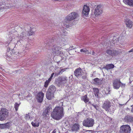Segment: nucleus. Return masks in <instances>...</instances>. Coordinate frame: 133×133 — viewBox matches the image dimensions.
I'll return each mask as SVG.
<instances>
[{
	"instance_id": "obj_10",
	"label": "nucleus",
	"mask_w": 133,
	"mask_h": 133,
	"mask_svg": "<svg viewBox=\"0 0 133 133\" xmlns=\"http://www.w3.org/2000/svg\"><path fill=\"white\" fill-rule=\"evenodd\" d=\"M106 53L109 55L113 57L119 54V52L118 51L110 49L107 50L106 51Z\"/></svg>"
},
{
	"instance_id": "obj_18",
	"label": "nucleus",
	"mask_w": 133,
	"mask_h": 133,
	"mask_svg": "<svg viewBox=\"0 0 133 133\" xmlns=\"http://www.w3.org/2000/svg\"><path fill=\"white\" fill-rule=\"evenodd\" d=\"M56 91L55 87L53 85H51L49 87L47 91L54 93Z\"/></svg>"
},
{
	"instance_id": "obj_31",
	"label": "nucleus",
	"mask_w": 133,
	"mask_h": 133,
	"mask_svg": "<svg viewBox=\"0 0 133 133\" xmlns=\"http://www.w3.org/2000/svg\"><path fill=\"white\" fill-rule=\"evenodd\" d=\"M51 81L49 79H48V80H46L44 83V87L46 88H47L48 87L49 84Z\"/></svg>"
},
{
	"instance_id": "obj_26",
	"label": "nucleus",
	"mask_w": 133,
	"mask_h": 133,
	"mask_svg": "<svg viewBox=\"0 0 133 133\" xmlns=\"http://www.w3.org/2000/svg\"><path fill=\"white\" fill-rule=\"evenodd\" d=\"M29 114L30 117V120L31 121L34 118H36V114L34 112L29 113Z\"/></svg>"
},
{
	"instance_id": "obj_49",
	"label": "nucleus",
	"mask_w": 133,
	"mask_h": 133,
	"mask_svg": "<svg viewBox=\"0 0 133 133\" xmlns=\"http://www.w3.org/2000/svg\"><path fill=\"white\" fill-rule=\"evenodd\" d=\"M101 132V131H98V132L99 133V132Z\"/></svg>"
},
{
	"instance_id": "obj_36",
	"label": "nucleus",
	"mask_w": 133,
	"mask_h": 133,
	"mask_svg": "<svg viewBox=\"0 0 133 133\" xmlns=\"http://www.w3.org/2000/svg\"><path fill=\"white\" fill-rule=\"evenodd\" d=\"M55 68V66H51L50 68V70L52 71H55L54 69Z\"/></svg>"
},
{
	"instance_id": "obj_13",
	"label": "nucleus",
	"mask_w": 133,
	"mask_h": 133,
	"mask_svg": "<svg viewBox=\"0 0 133 133\" xmlns=\"http://www.w3.org/2000/svg\"><path fill=\"white\" fill-rule=\"evenodd\" d=\"M102 12V10L101 8V6L99 5H97L95 8L94 11V14L96 17H97L101 14Z\"/></svg>"
},
{
	"instance_id": "obj_28",
	"label": "nucleus",
	"mask_w": 133,
	"mask_h": 133,
	"mask_svg": "<svg viewBox=\"0 0 133 133\" xmlns=\"http://www.w3.org/2000/svg\"><path fill=\"white\" fill-rule=\"evenodd\" d=\"M81 99L84 101L85 103L88 102L89 99L87 97V95H85L81 97Z\"/></svg>"
},
{
	"instance_id": "obj_19",
	"label": "nucleus",
	"mask_w": 133,
	"mask_h": 133,
	"mask_svg": "<svg viewBox=\"0 0 133 133\" xmlns=\"http://www.w3.org/2000/svg\"><path fill=\"white\" fill-rule=\"evenodd\" d=\"M54 94L47 91L46 94V98L49 100L51 99L54 97Z\"/></svg>"
},
{
	"instance_id": "obj_22",
	"label": "nucleus",
	"mask_w": 133,
	"mask_h": 133,
	"mask_svg": "<svg viewBox=\"0 0 133 133\" xmlns=\"http://www.w3.org/2000/svg\"><path fill=\"white\" fill-rule=\"evenodd\" d=\"M66 69H62L61 67L59 68V70L55 73V76H57L62 73L64 71L66 70Z\"/></svg>"
},
{
	"instance_id": "obj_34",
	"label": "nucleus",
	"mask_w": 133,
	"mask_h": 133,
	"mask_svg": "<svg viewBox=\"0 0 133 133\" xmlns=\"http://www.w3.org/2000/svg\"><path fill=\"white\" fill-rule=\"evenodd\" d=\"M118 41V38L116 39V37L115 36H114V37L113 39V42L114 43V44L115 43V42L117 41Z\"/></svg>"
},
{
	"instance_id": "obj_30",
	"label": "nucleus",
	"mask_w": 133,
	"mask_h": 133,
	"mask_svg": "<svg viewBox=\"0 0 133 133\" xmlns=\"http://www.w3.org/2000/svg\"><path fill=\"white\" fill-rule=\"evenodd\" d=\"M80 51L81 52H84L86 54H90L91 52H89L85 48H83L80 50Z\"/></svg>"
},
{
	"instance_id": "obj_3",
	"label": "nucleus",
	"mask_w": 133,
	"mask_h": 133,
	"mask_svg": "<svg viewBox=\"0 0 133 133\" xmlns=\"http://www.w3.org/2000/svg\"><path fill=\"white\" fill-rule=\"evenodd\" d=\"M44 46L46 49L52 50L51 52L56 55H58L61 54V47L56 45H53L51 43H45Z\"/></svg>"
},
{
	"instance_id": "obj_11",
	"label": "nucleus",
	"mask_w": 133,
	"mask_h": 133,
	"mask_svg": "<svg viewBox=\"0 0 133 133\" xmlns=\"http://www.w3.org/2000/svg\"><path fill=\"white\" fill-rule=\"evenodd\" d=\"M68 128V130L70 131H77L79 129V125L78 124H75L70 125Z\"/></svg>"
},
{
	"instance_id": "obj_6",
	"label": "nucleus",
	"mask_w": 133,
	"mask_h": 133,
	"mask_svg": "<svg viewBox=\"0 0 133 133\" xmlns=\"http://www.w3.org/2000/svg\"><path fill=\"white\" fill-rule=\"evenodd\" d=\"M8 115V110L5 109H2L0 111V121L5 120Z\"/></svg>"
},
{
	"instance_id": "obj_40",
	"label": "nucleus",
	"mask_w": 133,
	"mask_h": 133,
	"mask_svg": "<svg viewBox=\"0 0 133 133\" xmlns=\"http://www.w3.org/2000/svg\"><path fill=\"white\" fill-rule=\"evenodd\" d=\"M64 21H65L63 22V24H64V26H65V27H66V19H65Z\"/></svg>"
},
{
	"instance_id": "obj_46",
	"label": "nucleus",
	"mask_w": 133,
	"mask_h": 133,
	"mask_svg": "<svg viewBox=\"0 0 133 133\" xmlns=\"http://www.w3.org/2000/svg\"><path fill=\"white\" fill-rule=\"evenodd\" d=\"M92 131L91 130H87L85 132H91Z\"/></svg>"
},
{
	"instance_id": "obj_4",
	"label": "nucleus",
	"mask_w": 133,
	"mask_h": 133,
	"mask_svg": "<svg viewBox=\"0 0 133 133\" xmlns=\"http://www.w3.org/2000/svg\"><path fill=\"white\" fill-rule=\"evenodd\" d=\"M9 45H12V46L10 47V48H9L8 49H9V50H12V49H13V48H15V47H16V45H15V44H11L9 42ZM13 50H10V52L9 51L7 53V54L8 55V56L9 57V58H10V57L11 56L10 55H9V54L10 53H11V56L12 55H19L20 57H21L22 56H24V53L25 52L24 51H23V52H20L19 53V52H15L14 53H13Z\"/></svg>"
},
{
	"instance_id": "obj_29",
	"label": "nucleus",
	"mask_w": 133,
	"mask_h": 133,
	"mask_svg": "<svg viewBox=\"0 0 133 133\" xmlns=\"http://www.w3.org/2000/svg\"><path fill=\"white\" fill-rule=\"evenodd\" d=\"M114 67V65L112 64H110L107 65L105 68L106 69L108 70L113 68Z\"/></svg>"
},
{
	"instance_id": "obj_5",
	"label": "nucleus",
	"mask_w": 133,
	"mask_h": 133,
	"mask_svg": "<svg viewBox=\"0 0 133 133\" xmlns=\"http://www.w3.org/2000/svg\"><path fill=\"white\" fill-rule=\"evenodd\" d=\"M78 16V14L75 12H73L69 15L67 17V24H68L67 25V28L70 26V23L71 24V25H73V24L71 23V22H70V20H72L76 18Z\"/></svg>"
},
{
	"instance_id": "obj_35",
	"label": "nucleus",
	"mask_w": 133,
	"mask_h": 133,
	"mask_svg": "<svg viewBox=\"0 0 133 133\" xmlns=\"http://www.w3.org/2000/svg\"><path fill=\"white\" fill-rule=\"evenodd\" d=\"M25 98L27 100L30 99L31 98V95L29 94L26 97V98Z\"/></svg>"
},
{
	"instance_id": "obj_45",
	"label": "nucleus",
	"mask_w": 133,
	"mask_h": 133,
	"mask_svg": "<svg viewBox=\"0 0 133 133\" xmlns=\"http://www.w3.org/2000/svg\"><path fill=\"white\" fill-rule=\"evenodd\" d=\"M94 107L96 109V110H97L98 109V107L97 106H95V105H94Z\"/></svg>"
},
{
	"instance_id": "obj_39",
	"label": "nucleus",
	"mask_w": 133,
	"mask_h": 133,
	"mask_svg": "<svg viewBox=\"0 0 133 133\" xmlns=\"http://www.w3.org/2000/svg\"><path fill=\"white\" fill-rule=\"evenodd\" d=\"M55 74L54 73H52L51 74L50 77L48 79L51 81L52 78L53 77L54 74Z\"/></svg>"
},
{
	"instance_id": "obj_1",
	"label": "nucleus",
	"mask_w": 133,
	"mask_h": 133,
	"mask_svg": "<svg viewBox=\"0 0 133 133\" xmlns=\"http://www.w3.org/2000/svg\"><path fill=\"white\" fill-rule=\"evenodd\" d=\"M25 30L20 34H17L16 32H14V34L12 33H9L7 36L8 38V42H9L12 40H13L14 39L17 38L18 37L19 39L18 41H17V43L16 45H20L21 44L22 45H24L23 48V51L25 52H26L30 49V47L29 44H25L28 41V36L33 35L34 33L35 30L33 31V30H35L34 28L30 30L29 32L27 31L26 30V27H25Z\"/></svg>"
},
{
	"instance_id": "obj_47",
	"label": "nucleus",
	"mask_w": 133,
	"mask_h": 133,
	"mask_svg": "<svg viewBox=\"0 0 133 133\" xmlns=\"http://www.w3.org/2000/svg\"><path fill=\"white\" fill-rule=\"evenodd\" d=\"M94 54L95 52L94 51H93L92 53V55H94Z\"/></svg>"
},
{
	"instance_id": "obj_9",
	"label": "nucleus",
	"mask_w": 133,
	"mask_h": 133,
	"mask_svg": "<svg viewBox=\"0 0 133 133\" xmlns=\"http://www.w3.org/2000/svg\"><path fill=\"white\" fill-rule=\"evenodd\" d=\"M113 107V105L110 106V102L109 101H105L103 106V108L106 111H109L110 110L112 112L114 111V110H112V108L114 109Z\"/></svg>"
},
{
	"instance_id": "obj_23",
	"label": "nucleus",
	"mask_w": 133,
	"mask_h": 133,
	"mask_svg": "<svg viewBox=\"0 0 133 133\" xmlns=\"http://www.w3.org/2000/svg\"><path fill=\"white\" fill-rule=\"evenodd\" d=\"M123 1L125 4L133 6V0H123Z\"/></svg>"
},
{
	"instance_id": "obj_14",
	"label": "nucleus",
	"mask_w": 133,
	"mask_h": 133,
	"mask_svg": "<svg viewBox=\"0 0 133 133\" xmlns=\"http://www.w3.org/2000/svg\"><path fill=\"white\" fill-rule=\"evenodd\" d=\"M44 95V94L42 92H39L37 94L36 97L38 102L41 103L42 102Z\"/></svg>"
},
{
	"instance_id": "obj_17",
	"label": "nucleus",
	"mask_w": 133,
	"mask_h": 133,
	"mask_svg": "<svg viewBox=\"0 0 133 133\" xmlns=\"http://www.w3.org/2000/svg\"><path fill=\"white\" fill-rule=\"evenodd\" d=\"M121 83L119 80L116 79L113 82V86L114 88L116 89H118L120 86Z\"/></svg>"
},
{
	"instance_id": "obj_8",
	"label": "nucleus",
	"mask_w": 133,
	"mask_h": 133,
	"mask_svg": "<svg viewBox=\"0 0 133 133\" xmlns=\"http://www.w3.org/2000/svg\"><path fill=\"white\" fill-rule=\"evenodd\" d=\"M131 130V128L129 125H123L120 127L119 133H130Z\"/></svg>"
},
{
	"instance_id": "obj_42",
	"label": "nucleus",
	"mask_w": 133,
	"mask_h": 133,
	"mask_svg": "<svg viewBox=\"0 0 133 133\" xmlns=\"http://www.w3.org/2000/svg\"><path fill=\"white\" fill-rule=\"evenodd\" d=\"M57 130L56 129H55L51 133H56L57 131Z\"/></svg>"
},
{
	"instance_id": "obj_15",
	"label": "nucleus",
	"mask_w": 133,
	"mask_h": 133,
	"mask_svg": "<svg viewBox=\"0 0 133 133\" xmlns=\"http://www.w3.org/2000/svg\"><path fill=\"white\" fill-rule=\"evenodd\" d=\"M84 74L82 70L80 68H78L76 69L74 72L75 75L77 77L81 76Z\"/></svg>"
},
{
	"instance_id": "obj_52",
	"label": "nucleus",
	"mask_w": 133,
	"mask_h": 133,
	"mask_svg": "<svg viewBox=\"0 0 133 133\" xmlns=\"http://www.w3.org/2000/svg\"><path fill=\"white\" fill-rule=\"evenodd\" d=\"M9 133H11V132H9Z\"/></svg>"
},
{
	"instance_id": "obj_41",
	"label": "nucleus",
	"mask_w": 133,
	"mask_h": 133,
	"mask_svg": "<svg viewBox=\"0 0 133 133\" xmlns=\"http://www.w3.org/2000/svg\"><path fill=\"white\" fill-rule=\"evenodd\" d=\"M84 74V75L82 76V78L84 79H86L87 78V76L85 75V74Z\"/></svg>"
},
{
	"instance_id": "obj_37",
	"label": "nucleus",
	"mask_w": 133,
	"mask_h": 133,
	"mask_svg": "<svg viewBox=\"0 0 133 133\" xmlns=\"http://www.w3.org/2000/svg\"><path fill=\"white\" fill-rule=\"evenodd\" d=\"M2 8H4V9H8V8H11V7L10 6H5L4 7V8L3 7H1V8H0V10H1V9H2Z\"/></svg>"
},
{
	"instance_id": "obj_25",
	"label": "nucleus",
	"mask_w": 133,
	"mask_h": 133,
	"mask_svg": "<svg viewBox=\"0 0 133 133\" xmlns=\"http://www.w3.org/2000/svg\"><path fill=\"white\" fill-rule=\"evenodd\" d=\"M125 24L127 27L131 28L132 26V22L129 19H127L125 21Z\"/></svg>"
},
{
	"instance_id": "obj_50",
	"label": "nucleus",
	"mask_w": 133,
	"mask_h": 133,
	"mask_svg": "<svg viewBox=\"0 0 133 133\" xmlns=\"http://www.w3.org/2000/svg\"><path fill=\"white\" fill-rule=\"evenodd\" d=\"M120 47L121 48H123V47L122 46H120Z\"/></svg>"
},
{
	"instance_id": "obj_33",
	"label": "nucleus",
	"mask_w": 133,
	"mask_h": 133,
	"mask_svg": "<svg viewBox=\"0 0 133 133\" xmlns=\"http://www.w3.org/2000/svg\"><path fill=\"white\" fill-rule=\"evenodd\" d=\"M25 118L26 120H29V119H30V117L29 114H26L25 115Z\"/></svg>"
},
{
	"instance_id": "obj_53",
	"label": "nucleus",
	"mask_w": 133,
	"mask_h": 133,
	"mask_svg": "<svg viewBox=\"0 0 133 133\" xmlns=\"http://www.w3.org/2000/svg\"><path fill=\"white\" fill-rule=\"evenodd\" d=\"M87 133H89V132H87Z\"/></svg>"
},
{
	"instance_id": "obj_21",
	"label": "nucleus",
	"mask_w": 133,
	"mask_h": 133,
	"mask_svg": "<svg viewBox=\"0 0 133 133\" xmlns=\"http://www.w3.org/2000/svg\"><path fill=\"white\" fill-rule=\"evenodd\" d=\"M10 123H9L4 124H0V128L4 129L5 128H8L10 127Z\"/></svg>"
},
{
	"instance_id": "obj_32",
	"label": "nucleus",
	"mask_w": 133,
	"mask_h": 133,
	"mask_svg": "<svg viewBox=\"0 0 133 133\" xmlns=\"http://www.w3.org/2000/svg\"><path fill=\"white\" fill-rule=\"evenodd\" d=\"M20 103L18 104L17 103H16L14 105V107L16 111H17L18 110V108L19 105Z\"/></svg>"
},
{
	"instance_id": "obj_44",
	"label": "nucleus",
	"mask_w": 133,
	"mask_h": 133,
	"mask_svg": "<svg viewBox=\"0 0 133 133\" xmlns=\"http://www.w3.org/2000/svg\"><path fill=\"white\" fill-rule=\"evenodd\" d=\"M128 52H133V48L130 50Z\"/></svg>"
},
{
	"instance_id": "obj_51",
	"label": "nucleus",
	"mask_w": 133,
	"mask_h": 133,
	"mask_svg": "<svg viewBox=\"0 0 133 133\" xmlns=\"http://www.w3.org/2000/svg\"><path fill=\"white\" fill-rule=\"evenodd\" d=\"M64 129H65V128H64ZM62 129H63V128H62Z\"/></svg>"
},
{
	"instance_id": "obj_16",
	"label": "nucleus",
	"mask_w": 133,
	"mask_h": 133,
	"mask_svg": "<svg viewBox=\"0 0 133 133\" xmlns=\"http://www.w3.org/2000/svg\"><path fill=\"white\" fill-rule=\"evenodd\" d=\"M51 110H52V109L49 107H48L46 108L45 111L43 112V115L45 119H48L49 118V111Z\"/></svg>"
},
{
	"instance_id": "obj_24",
	"label": "nucleus",
	"mask_w": 133,
	"mask_h": 133,
	"mask_svg": "<svg viewBox=\"0 0 133 133\" xmlns=\"http://www.w3.org/2000/svg\"><path fill=\"white\" fill-rule=\"evenodd\" d=\"M31 124L32 126L34 127H38L39 126V122L36 119L34 121L31 122Z\"/></svg>"
},
{
	"instance_id": "obj_38",
	"label": "nucleus",
	"mask_w": 133,
	"mask_h": 133,
	"mask_svg": "<svg viewBox=\"0 0 133 133\" xmlns=\"http://www.w3.org/2000/svg\"><path fill=\"white\" fill-rule=\"evenodd\" d=\"M128 120L131 122H133V117H129L128 118Z\"/></svg>"
},
{
	"instance_id": "obj_7",
	"label": "nucleus",
	"mask_w": 133,
	"mask_h": 133,
	"mask_svg": "<svg viewBox=\"0 0 133 133\" xmlns=\"http://www.w3.org/2000/svg\"><path fill=\"white\" fill-rule=\"evenodd\" d=\"M94 123V120L92 119L88 118L83 121V124L85 127H92Z\"/></svg>"
},
{
	"instance_id": "obj_27",
	"label": "nucleus",
	"mask_w": 133,
	"mask_h": 133,
	"mask_svg": "<svg viewBox=\"0 0 133 133\" xmlns=\"http://www.w3.org/2000/svg\"><path fill=\"white\" fill-rule=\"evenodd\" d=\"M94 93L95 96L97 97H98V94L99 92L98 89L97 88H94L93 89Z\"/></svg>"
},
{
	"instance_id": "obj_43",
	"label": "nucleus",
	"mask_w": 133,
	"mask_h": 133,
	"mask_svg": "<svg viewBox=\"0 0 133 133\" xmlns=\"http://www.w3.org/2000/svg\"><path fill=\"white\" fill-rule=\"evenodd\" d=\"M74 48H73V47L72 46L71 47V48H69V49H69V50H72L73 49H74Z\"/></svg>"
},
{
	"instance_id": "obj_48",
	"label": "nucleus",
	"mask_w": 133,
	"mask_h": 133,
	"mask_svg": "<svg viewBox=\"0 0 133 133\" xmlns=\"http://www.w3.org/2000/svg\"><path fill=\"white\" fill-rule=\"evenodd\" d=\"M118 50V51H119V54H120V53L121 52V51H121V49H120V50Z\"/></svg>"
},
{
	"instance_id": "obj_20",
	"label": "nucleus",
	"mask_w": 133,
	"mask_h": 133,
	"mask_svg": "<svg viewBox=\"0 0 133 133\" xmlns=\"http://www.w3.org/2000/svg\"><path fill=\"white\" fill-rule=\"evenodd\" d=\"M93 83L96 85H99L102 83V80L98 78H96L93 81Z\"/></svg>"
},
{
	"instance_id": "obj_12",
	"label": "nucleus",
	"mask_w": 133,
	"mask_h": 133,
	"mask_svg": "<svg viewBox=\"0 0 133 133\" xmlns=\"http://www.w3.org/2000/svg\"><path fill=\"white\" fill-rule=\"evenodd\" d=\"M90 10V8L89 6L87 5H84L82 11V14L83 15L87 16L89 14Z\"/></svg>"
},
{
	"instance_id": "obj_2",
	"label": "nucleus",
	"mask_w": 133,
	"mask_h": 133,
	"mask_svg": "<svg viewBox=\"0 0 133 133\" xmlns=\"http://www.w3.org/2000/svg\"><path fill=\"white\" fill-rule=\"evenodd\" d=\"M63 104L62 102H61L59 104V106H58L55 108L51 114V116L52 118L57 120H58L63 116L64 113L63 107H62Z\"/></svg>"
}]
</instances>
